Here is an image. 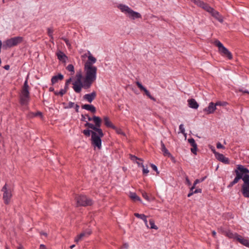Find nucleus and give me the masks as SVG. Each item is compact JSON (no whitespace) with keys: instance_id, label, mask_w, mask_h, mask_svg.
I'll return each mask as SVG.
<instances>
[{"instance_id":"obj_20","label":"nucleus","mask_w":249,"mask_h":249,"mask_svg":"<svg viewBox=\"0 0 249 249\" xmlns=\"http://www.w3.org/2000/svg\"><path fill=\"white\" fill-rule=\"evenodd\" d=\"M188 106L190 108L197 109L199 105L194 99H190L188 100Z\"/></svg>"},{"instance_id":"obj_55","label":"nucleus","mask_w":249,"mask_h":249,"mask_svg":"<svg viewBox=\"0 0 249 249\" xmlns=\"http://www.w3.org/2000/svg\"><path fill=\"white\" fill-rule=\"evenodd\" d=\"M202 192V189H196V190H194V194H196V193H201Z\"/></svg>"},{"instance_id":"obj_49","label":"nucleus","mask_w":249,"mask_h":249,"mask_svg":"<svg viewBox=\"0 0 249 249\" xmlns=\"http://www.w3.org/2000/svg\"><path fill=\"white\" fill-rule=\"evenodd\" d=\"M142 172L143 174H147L149 173V170L147 168H144V166L143 163H142Z\"/></svg>"},{"instance_id":"obj_47","label":"nucleus","mask_w":249,"mask_h":249,"mask_svg":"<svg viewBox=\"0 0 249 249\" xmlns=\"http://www.w3.org/2000/svg\"><path fill=\"white\" fill-rule=\"evenodd\" d=\"M179 129L181 133H182V134L185 133V129H184V125L183 124H180L179 125Z\"/></svg>"},{"instance_id":"obj_26","label":"nucleus","mask_w":249,"mask_h":249,"mask_svg":"<svg viewBox=\"0 0 249 249\" xmlns=\"http://www.w3.org/2000/svg\"><path fill=\"white\" fill-rule=\"evenodd\" d=\"M161 150L163 153L164 156H167L171 154L168 149L166 148L165 144L163 143L162 141H161Z\"/></svg>"},{"instance_id":"obj_28","label":"nucleus","mask_w":249,"mask_h":249,"mask_svg":"<svg viewBox=\"0 0 249 249\" xmlns=\"http://www.w3.org/2000/svg\"><path fill=\"white\" fill-rule=\"evenodd\" d=\"M223 233L229 238L236 239V233H233L231 231H223Z\"/></svg>"},{"instance_id":"obj_57","label":"nucleus","mask_w":249,"mask_h":249,"mask_svg":"<svg viewBox=\"0 0 249 249\" xmlns=\"http://www.w3.org/2000/svg\"><path fill=\"white\" fill-rule=\"evenodd\" d=\"M64 41L65 42L66 45L68 46H70L71 45H70V43L69 42V41L68 39L67 38H64L63 39Z\"/></svg>"},{"instance_id":"obj_18","label":"nucleus","mask_w":249,"mask_h":249,"mask_svg":"<svg viewBox=\"0 0 249 249\" xmlns=\"http://www.w3.org/2000/svg\"><path fill=\"white\" fill-rule=\"evenodd\" d=\"M216 156L215 158L219 161L225 163V164H229L230 160L228 158L225 157L223 154L220 153H216Z\"/></svg>"},{"instance_id":"obj_32","label":"nucleus","mask_w":249,"mask_h":249,"mask_svg":"<svg viewBox=\"0 0 249 249\" xmlns=\"http://www.w3.org/2000/svg\"><path fill=\"white\" fill-rule=\"evenodd\" d=\"M92 145L95 147H97L99 149H101L102 141H91Z\"/></svg>"},{"instance_id":"obj_25","label":"nucleus","mask_w":249,"mask_h":249,"mask_svg":"<svg viewBox=\"0 0 249 249\" xmlns=\"http://www.w3.org/2000/svg\"><path fill=\"white\" fill-rule=\"evenodd\" d=\"M103 121L105 125L107 127H110L113 129V128H115V125L111 123V122L109 120V119L108 117L105 116L103 118Z\"/></svg>"},{"instance_id":"obj_1","label":"nucleus","mask_w":249,"mask_h":249,"mask_svg":"<svg viewBox=\"0 0 249 249\" xmlns=\"http://www.w3.org/2000/svg\"><path fill=\"white\" fill-rule=\"evenodd\" d=\"M85 76L83 79V81L76 80L72 83V88L76 93H80L82 88L84 89H89L94 81L96 79L97 75L86 71H84Z\"/></svg>"},{"instance_id":"obj_56","label":"nucleus","mask_w":249,"mask_h":249,"mask_svg":"<svg viewBox=\"0 0 249 249\" xmlns=\"http://www.w3.org/2000/svg\"><path fill=\"white\" fill-rule=\"evenodd\" d=\"M75 108V111L76 112H79V105H78L77 104H75L74 107Z\"/></svg>"},{"instance_id":"obj_11","label":"nucleus","mask_w":249,"mask_h":249,"mask_svg":"<svg viewBox=\"0 0 249 249\" xmlns=\"http://www.w3.org/2000/svg\"><path fill=\"white\" fill-rule=\"evenodd\" d=\"M103 136L102 130L99 127H97L94 130H92L91 140H101V138Z\"/></svg>"},{"instance_id":"obj_63","label":"nucleus","mask_w":249,"mask_h":249,"mask_svg":"<svg viewBox=\"0 0 249 249\" xmlns=\"http://www.w3.org/2000/svg\"><path fill=\"white\" fill-rule=\"evenodd\" d=\"M199 183V181L198 180V179H196V180H195V181H194V185H196H196L197 183Z\"/></svg>"},{"instance_id":"obj_51","label":"nucleus","mask_w":249,"mask_h":249,"mask_svg":"<svg viewBox=\"0 0 249 249\" xmlns=\"http://www.w3.org/2000/svg\"><path fill=\"white\" fill-rule=\"evenodd\" d=\"M87 115H88L87 114ZM88 119V118H87V115H83V114L81 115V120L82 121L86 122L87 123V121H86V119Z\"/></svg>"},{"instance_id":"obj_8","label":"nucleus","mask_w":249,"mask_h":249,"mask_svg":"<svg viewBox=\"0 0 249 249\" xmlns=\"http://www.w3.org/2000/svg\"><path fill=\"white\" fill-rule=\"evenodd\" d=\"M243 183L241 186V192L243 196L249 198V173H246L242 179Z\"/></svg>"},{"instance_id":"obj_3","label":"nucleus","mask_w":249,"mask_h":249,"mask_svg":"<svg viewBox=\"0 0 249 249\" xmlns=\"http://www.w3.org/2000/svg\"><path fill=\"white\" fill-rule=\"evenodd\" d=\"M28 76L24 82L19 94V103L21 106H28L30 100V88L28 83Z\"/></svg>"},{"instance_id":"obj_14","label":"nucleus","mask_w":249,"mask_h":249,"mask_svg":"<svg viewBox=\"0 0 249 249\" xmlns=\"http://www.w3.org/2000/svg\"><path fill=\"white\" fill-rule=\"evenodd\" d=\"M236 239L240 244L249 248V239L243 238L238 233H236Z\"/></svg>"},{"instance_id":"obj_16","label":"nucleus","mask_w":249,"mask_h":249,"mask_svg":"<svg viewBox=\"0 0 249 249\" xmlns=\"http://www.w3.org/2000/svg\"><path fill=\"white\" fill-rule=\"evenodd\" d=\"M96 96V93L95 91H92L89 94H86L84 95L83 99L89 103H91Z\"/></svg>"},{"instance_id":"obj_36","label":"nucleus","mask_w":249,"mask_h":249,"mask_svg":"<svg viewBox=\"0 0 249 249\" xmlns=\"http://www.w3.org/2000/svg\"><path fill=\"white\" fill-rule=\"evenodd\" d=\"M53 31L52 28H48L47 29V33L49 37L51 38V41L52 42L53 39Z\"/></svg>"},{"instance_id":"obj_54","label":"nucleus","mask_w":249,"mask_h":249,"mask_svg":"<svg viewBox=\"0 0 249 249\" xmlns=\"http://www.w3.org/2000/svg\"><path fill=\"white\" fill-rule=\"evenodd\" d=\"M211 150L213 151V153L214 154L215 157L217 155L216 153H219L218 152H216L214 147L213 146L211 147Z\"/></svg>"},{"instance_id":"obj_46","label":"nucleus","mask_w":249,"mask_h":249,"mask_svg":"<svg viewBox=\"0 0 249 249\" xmlns=\"http://www.w3.org/2000/svg\"><path fill=\"white\" fill-rule=\"evenodd\" d=\"M150 166H151V168H152V169L157 172V174H159V172L158 171V167L156 165L152 163L150 164Z\"/></svg>"},{"instance_id":"obj_17","label":"nucleus","mask_w":249,"mask_h":249,"mask_svg":"<svg viewBox=\"0 0 249 249\" xmlns=\"http://www.w3.org/2000/svg\"><path fill=\"white\" fill-rule=\"evenodd\" d=\"M87 116L88 120L89 121H91L93 120L95 123V125L97 127H99V128L100 127L101 124V119H100V118L99 117L94 116L93 117V118H91L89 115H87Z\"/></svg>"},{"instance_id":"obj_10","label":"nucleus","mask_w":249,"mask_h":249,"mask_svg":"<svg viewBox=\"0 0 249 249\" xmlns=\"http://www.w3.org/2000/svg\"><path fill=\"white\" fill-rule=\"evenodd\" d=\"M234 172L238 177L241 179H243V177L246 173H249V170L245 167L242 165H237L236 168L234 170Z\"/></svg>"},{"instance_id":"obj_33","label":"nucleus","mask_w":249,"mask_h":249,"mask_svg":"<svg viewBox=\"0 0 249 249\" xmlns=\"http://www.w3.org/2000/svg\"><path fill=\"white\" fill-rule=\"evenodd\" d=\"M191 1L201 8H202L205 3L203 1L200 0H191Z\"/></svg>"},{"instance_id":"obj_45","label":"nucleus","mask_w":249,"mask_h":249,"mask_svg":"<svg viewBox=\"0 0 249 249\" xmlns=\"http://www.w3.org/2000/svg\"><path fill=\"white\" fill-rule=\"evenodd\" d=\"M134 215L137 218L142 219L143 218H145V215L144 214H139L138 213H135Z\"/></svg>"},{"instance_id":"obj_50","label":"nucleus","mask_w":249,"mask_h":249,"mask_svg":"<svg viewBox=\"0 0 249 249\" xmlns=\"http://www.w3.org/2000/svg\"><path fill=\"white\" fill-rule=\"evenodd\" d=\"M169 158H170L171 160L173 162L175 163L176 162V160L174 157H173L171 154H170L168 156H167Z\"/></svg>"},{"instance_id":"obj_31","label":"nucleus","mask_w":249,"mask_h":249,"mask_svg":"<svg viewBox=\"0 0 249 249\" xmlns=\"http://www.w3.org/2000/svg\"><path fill=\"white\" fill-rule=\"evenodd\" d=\"M202 8L206 10L207 12L210 13V14L212 13V12L213 11V10L214 9L212 7H210L208 4L205 3H204Z\"/></svg>"},{"instance_id":"obj_22","label":"nucleus","mask_w":249,"mask_h":249,"mask_svg":"<svg viewBox=\"0 0 249 249\" xmlns=\"http://www.w3.org/2000/svg\"><path fill=\"white\" fill-rule=\"evenodd\" d=\"M212 16L213 17L215 18H216L218 21L222 23L223 21V19L222 17L219 14V13L215 11L214 9L213 10V11L211 13Z\"/></svg>"},{"instance_id":"obj_35","label":"nucleus","mask_w":249,"mask_h":249,"mask_svg":"<svg viewBox=\"0 0 249 249\" xmlns=\"http://www.w3.org/2000/svg\"><path fill=\"white\" fill-rule=\"evenodd\" d=\"M149 225L150 226V228L151 229H158V227L155 225V221L153 219H149Z\"/></svg>"},{"instance_id":"obj_21","label":"nucleus","mask_w":249,"mask_h":249,"mask_svg":"<svg viewBox=\"0 0 249 249\" xmlns=\"http://www.w3.org/2000/svg\"><path fill=\"white\" fill-rule=\"evenodd\" d=\"M64 78V76L63 74L59 73L58 75H54L52 77L51 82L52 85L55 84L58 82L59 80H62Z\"/></svg>"},{"instance_id":"obj_5","label":"nucleus","mask_w":249,"mask_h":249,"mask_svg":"<svg viewBox=\"0 0 249 249\" xmlns=\"http://www.w3.org/2000/svg\"><path fill=\"white\" fill-rule=\"evenodd\" d=\"M23 40L21 36H16L10 39H6L3 42L2 47L4 49L10 48L21 43Z\"/></svg>"},{"instance_id":"obj_12","label":"nucleus","mask_w":249,"mask_h":249,"mask_svg":"<svg viewBox=\"0 0 249 249\" xmlns=\"http://www.w3.org/2000/svg\"><path fill=\"white\" fill-rule=\"evenodd\" d=\"M216 109V107L215 104L212 102L209 104L208 107L203 109V111L206 112L207 114H210L214 113Z\"/></svg>"},{"instance_id":"obj_62","label":"nucleus","mask_w":249,"mask_h":249,"mask_svg":"<svg viewBox=\"0 0 249 249\" xmlns=\"http://www.w3.org/2000/svg\"><path fill=\"white\" fill-rule=\"evenodd\" d=\"M4 69L6 70H9L10 69V66L8 65H6L4 66Z\"/></svg>"},{"instance_id":"obj_23","label":"nucleus","mask_w":249,"mask_h":249,"mask_svg":"<svg viewBox=\"0 0 249 249\" xmlns=\"http://www.w3.org/2000/svg\"><path fill=\"white\" fill-rule=\"evenodd\" d=\"M82 108L84 109L89 111L92 113L96 112V108L92 105L85 104L82 106Z\"/></svg>"},{"instance_id":"obj_61","label":"nucleus","mask_w":249,"mask_h":249,"mask_svg":"<svg viewBox=\"0 0 249 249\" xmlns=\"http://www.w3.org/2000/svg\"><path fill=\"white\" fill-rule=\"evenodd\" d=\"M239 90H240V91H241V92H242L243 93L249 94V91L248 90H247L240 89Z\"/></svg>"},{"instance_id":"obj_44","label":"nucleus","mask_w":249,"mask_h":249,"mask_svg":"<svg viewBox=\"0 0 249 249\" xmlns=\"http://www.w3.org/2000/svg\"><path fill=\"white\" fill-rule=\"evenodd\" d=\"M75 103L72 102H69L68 103V106L65 107V108H71L74 107Z\"/></svg>"},{"instance_id":"obj_27","label":"nucleus","mask_w":249,"mask_h":249,"mask_svg":"<svg viewBox=\"0 0 249 249\" xmlns=\"http://www.w3.org/2000/svg\"><path fill=\"white\" fill-rule=\"evenodd\" d=\"M114 130H115V132L118 135H120L121 136H123L126 137V133L124 131L123 128L121 127H117L115 126V128H113Z\"/></svg>"},{"instance_id":"obj_53","label":"nucleus","mask_w":249,"mask_h":249,"mask_svg":"<svg viewBox=\"0 0 249 249\" xmlns=\"http://www.w3.org/2000/svg\"><path fill=\"white\" fill-rule=\"evenodd\" d=\"M185 180H186V184H187L188 186H190L191 185V182L190 181V180H189V179L188 177H186Z\"/></svg>"},{"instance_id":"obj_58","label":"nucleus","mask_w":249,"mask_h":249,"mask_svg":"<svg viewBox=\"0 0 249 249\" xmlns=\"http://www.w3.org/2000/svg\"><path fill=\"white\" fill-rule=\"evenodd\" d=\"M142 220L144 221V222L145 223V225L147 227H148V226L147 225V216L146 215H145V218H143Z\"/></svg>"},{"instance_id":"obj_60","label":"nucleus","mask_w":249,"mask_h":249,"mask_svg":"<svg viewBox=\"0 0 249 249\" xmlns=\"http://www.w3.org/2000/svg\"><path fill=\"white\" fill-rule=\"evenodd\" d=\"M128 246H129V245H128V244H127V243H124L123 244V247L126 249H128Z\"/></svg>"},{"instance_id":"obj_19","label":"nucleus","mask_w":249,"mask_h":249,"mask_svg":"<svg viewBox=\"0 0 249 249\" xmlns=\"http://www.w3.org/2000/svg\"><path fill=\"white\" fill-rule=\"evenodd\" d=\"M56 55L58 60L63 63H66L68 60L67 56L61 51H58L56 53Z\"/></svg>"},{"instance_id":"obj_34","label":"nucleus","mask_w":249,"mask_h":249,"mask_svg":"<svg viewBox=\"0 0 249 249\" xmlns=\"http://www.w3.org/2000/svg\"><path fill=\"white\" fill-rule=\"evenodd\" d=\"M76 80L78 82L82 81L83 75L81 70L77 71L76 74Z\"/></svg>"},{"instance_id":"obj_39","label":"nucleus","mask_w":249,"mask_h":249,"mask_svg":"<svg viewBox=\"0 0 249 249\" xmlns=\"http://www.w3.org/2000/svg\"><path fill=\"white\" fill-rule=\"evenodd\" d=\"M85 126L89 128L92 129V130H94L95 128H97V127L95 125H94L92 124L88 123V122H87V123L85 124Z\"/></svg>"},{"instance_id":"obj_48","label":"nucleus","mask_w":249,"mask_h":249,"mask_svg":"<svg viewBox=\"0 0 249 249\" xmlns=\"http://www.w3.org/2000/svg\"><path fill=\"white\" fill-rule=\"evenodd\" d=\"M33 117H36V116H40L41 117H42V113L41 112H37L36 113H31Z\"/></svg>"},{"instance_id":"obj_15","label":"nucleus","mask_w":249,"mask_h":249,"mask_svg":"<svg viewBox=\"0 0 249 249\" xmlns=\"http://www.w3.org/2000/svg\"><path fill=\"white\" fill-rule=\"evenodd\" d=\"M91 233V231L89 229L87 230L78 235L74 239V242L78 243L83 237L88 236Z\"/></svg>"},{"instance_id":"obj_9","label":"nucleus","mask_w":249,"mask_h":249,"mask_svg":"<svg viewBox=\"0 0 249 249\" xmlns=\"http://www.w3.org/2000/svg\"><path fill=\"white\" fill-rule=\"evenodd\" d=\"M1 191L3 192V199L4 203L8 205L10 203V199L12 196L11 191L7 188V184H5L1 189Z\"/></svg>"},{"instance_id":"obj_64","label":"nucleus","mask_w":249,"mask_h":249,"mask_svg":"<svg viewBox=\"0 0 249 249\" xmlns=\"http://www.w3.org/2000/svg\"><path fill=\"white\" fill-rule=\"evenodd\" d=\"M71 78H69V79H68V80L66 81V83H65L66 84V85H69V83H70V82L71 81Z\"/></svg>"},{"instance_id":"obj_7","label":"nucleus","mask_w":249,"mask_h":249,"mask_svg":"<svg viewBox=\"0 0 249 249\" xmlns=\"http://www.w3.org/2000/svg\"><path fill=\"white\" fill-rule=\"evenodd\" d=\"M214 44L218 48L219 53L223 56H226L229 59L232 58V55L231 53L227 49L222 43L218 40H214Z\"/></svg>"},{"instance_id":"obj_59","label":"nucleus","mask_w":249,"mask_h":249,"mask_svg":"<svg viewBox=\"0 0 249 249\" xmlns=\"http://www.w3.org/2000/svg\"><path fill=\"white\" fill-rule=\"evenodd\" d=\"M206 178H207V177L205 176L204 177H203L200 179H198V180L199 181V183L203 182Z\"/></svg>"},{"instance_id":"obj_29","label":"nucleus","mask_w":249,"mask_h":249,"mask_svg":"<svg viewBox=\"0 0 249 249\" xmlns=\"http://www.w3.org/2000/svg\"><path fill=\"white\" fill-rule=\"evenodd\" d=\"M130 197L134 201H140L141 202L142 201V200L140 198V197L138 196H137L135 193H131L130 194Z\"/></svg>"},{"instance_id":"obj_38","label":"nucleus","mask_w":249,"mask_h":249,"mask_svg":"<svg viewBox=\"0 0 249 249\" xmlns=\"http://www.w3.org/2000/svg\"><path fill=\"white\" fill-rule=\"evenodd\" d=\"M67 92L66 89H61L59 91H54V94L55 95H60L61 96H62Z\"/></svg>"},{"instance_id":"obj_24","label":"nucleus","mask_w":249,"mask_h":249,"mask_svg":"<svg viewBox=\"0 0 249 249\" xmlns=\"http://www.w3.org/2000/svg\"><path fill=\"white\" fill-rule=\"evenodd\" d=\"M190 143V145L191 146V151L194 155H196L197 154V145L196 142V141H188Z\"/></svg>"},{"instance_id":"obj_13","label":"nucleus","mask_w":249,"mask_h":249,"mask_svg":"<svg viewBox=\"0 0 249 249\" xmlns=\"http://www.w3.org/2000/svg\"><path fill=\"white\" fill-rule=\"evenodd\" d=\"M136 84L138 87L141 90L144 92L145 94L148 96L150 99L155 101V98L151 96L149 91L144 87L142 85L139 81H137Z\"/></svg>"},{"instance_id":"obj_40","label":"nucleus","mask_w":249,"mask_h":249,"mask_svg":"<svg viewBox=\"0 0 249 249\" xmlns=\"http://www.w3.org/2000/svg\"><path fill=\"white\" fill-rule=\"evenodd\" d=\"M129 158L130 160L132 161H135V160H139L141 161H143V160L142 159L139 158L135 156V155H133L132 154H129Z\"/></svg>"},{"instance_id":"obj_6","label":"nucleus","mask_w":249,"mask_h":249,"mask_svg":"<svg viewBox=\"0 0 249 249\" xmlns=\"http://www.w3.org/2000/svg\"><path fill=\"white\" fill-rule=\"evenodd\" d=\"M76 201L77 206L86 207L91 206L93 204V201L90 198L85 195L77 196L75 198Z\"/></svg>"},{"instance_id":"obj_4","label":"nucleus","mask_w":249,"mask_h":249,"mask_svg":"<svg viewBox=\"0 0 249 249\" xmlns=\"http://www.w3.org/2000/svg\"><path fill=\"white\" fill-rule=\"evenodd\" d=\"M117 8L122 13H124L127 18L131 20L142 18V15L140 13L134 11L125 4L120 3L117 5Z\"/></svg>"},{"instance_id":"obj_2","label":"nucleus","mask_w":249,"mask_h":249,"mask_svg":"<svg viewBox=\"0 0 249 249\" xmlns=\"http://www.w3.org/2000/svg\"><path fill=\"white\" fill-rule=\"evenodd\" d=\"M82 56L88 57V60L84 65V71L92 72V73L97 75V68L93 65L97 61L96 58L93 56L89 51H88L87 53Z\"/></svg>"},{"instance_id":"obj_43","label":"nucleus","mask_w":249,"mask_h":249,"mask_svg":"<svg viewBox=\"0 0 249 249\" xmlns=\"http://www.w3.org/2000/svg\"><path fill=\"white\" fill-rule=\"evenodd\" d=\"M83 133L86 136H89L90 135H91L92 130L89 129L84 130L83 131Z\"/></svg>"},{"instance_id":"obj_52","label":"nucleus","mask_w":249,"mask_h":249,"mask_svg":"<svg viewBox=\"0 0 249 249\" xmlns=\"http://www.w3.org/2000/svg\"><path fill=\"white\" fill-rule=\"evenodd\" d=\"M216 147L218 149L219 148H223V149H225V147L222 144H221L220 142H218L216 144Z\"/></svg>"},{"instance_id":"obj_30","label":"nucleus","mask_w":249,"mask_h":249,"mask_svg":"<svg viewBox=\"0 0 249 249\" xmlns=\"http://www.w3.org/2000/svg\"><path fill=\"white\" fill-rule=\"evenodd\" d=\"M240 179H241L236 175L234 179L230 183V184L228 185L227 187L228 188H231L234 185L238 183Z\"/></svg>"},{"instance_id":"obj_37","label":"nucleus","mask_w":249,"mask_h":249,"mask_svg":"<svg viewBox=\"0 0 249 249\" xmlns=\"http://www.w3.org/2000/svg\"><path fill=\"white\" fill-rule=\"evenodd\" d=\"M66 69L71 72V74H73L74 73V68L73 65L69 64L66 67Z\"/></svg>"},{"instance_id":"obj_42","label":"nucleus","mask_w":249,"mask_h":249,"mask_svg":"<svg viewBox=\"0 0 249 249\" xmlns=\"http://www.w3.org/2000/svg\"><path fill=\"white\" fill-rule=\"evenodd\" d=\"M142 197L145 199L146 200L148 201H151V199L150 198V197L148 196L147 194L145 192H143L142 193Z\"/></svg>"},{"instance_id":"obj_41","label":"nucleus","mask_w":249,"mask_h":249,"mask_svg":"<svg viewBox=\"0 0 249 249\" xmlns=\"http://www.w3.org/2000/svg\"><path fill=\"white\" fill-rule=\"evenodd\" d=\"M216 106H225L227 105V103L226 102L218 101L215 103Z\"/></svg>"}]
</instances>
